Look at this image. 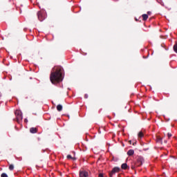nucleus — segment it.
<instances>
[{
  "label": "nucleus",
  "mask_w": 177,
  "mask_h": 177,
  "mask_svg": "<svg viewBox=\"0 0 177 177\" xmlns=\"http://www.w3.org/2000/svg\"><path fill=\"white\" fill-rule=\"evenodd\" d=\"M50 75V81L52 84H59L63 81V68L62 66H55Z\"/></svg>",
  "instance_id": "f257e3e1"
},
{
  "label": "nucleus",
  "mask_w": 177,
  "mask_h": 177,
  "mask_svg": "<svg viewBox=\"0 0 177 177\" xmlns=\"http://www.w3.org/2000/svg\"><path fill=\"white\" fill-rule=\"evenodd\" d=\"M37 17L39 21H44L46 19V11L41 10L37 12Z\"/></svg>",
  "instance_id": "f03ea898"
},
{
  "label": "nucleus",
  "mask_w": 177,
  "mask_h": 177,
  "mask_svg": "<svg viewBox=\"0 0 177 177\" xmlns=\"http://www.w3.org/2000/svg\"><path fill=\"white\" fill-rule=\"evenodd\" d=\"M15 115L17 118V121L19 122V121H21L23 120V113H21V111L17 110L15 111Z\"/></svg>",
  "instance_id": "7ed1b4c3"
},
{
  "label": "nucleus",
  "mask_w": 177,
  "mask_h": 177,
  "mask_svg": "<svg viewBox=\"0 0 177 177\" xmlns=\"http://www.w3.org/2000/svg\"><path fill=\"white\" fill-rule=\"evenodd\" d=\"M117 172H120V167H114L111 172L109 174V176L110 177H113V175H114V174H116Z\"/></svg>",
  "instance_id": "20e7f679"
},
{
  "label": "nucleus",
  "mask_w": 177,
  "mask_h": 177,
  "mask_svg": "<svg viewBox=\"0 0 177 177\" xmlns=\"http://www.w3.org/2000/svg\"><path fill=\"white\" fill-rule=\"evenodd\" d=\"M80 177H88L89 176V173L85 170L84 171H80Z\"/></svg>",
  "instance_id": "39448f33"
},
{
  "label": "nucleus",
  "mask_w": 177,
  "mask_h": 177,
  "mask_svg": "<svg viewBox=\"0 0 177 177\" xmlns=\"http://www.w3.org/2000/svg\"><path fill=\"white\" fill-rule=\"evenodd\" d=\"M30 133H37L38 132V129L36 127H31L30 129Z\"/></svg>",
  "instance_id": "423d86ee"
},
{
  "label": "nucleus",
  "mask_w": 177,
  "mask_h": 177,
  "mask_svg": "<svg viewBox=\"0 0 177 177\" xmlns=\"http://www.w3.org/2000/svg\"><path fill=\"white\" fill-rule=\"evenodd\" d=\"M143 161H145V160L143 159V158L139 157V158H138V165H142V164H143Z\"/></svg>",
  "instance_id": "0eeeda50"
},
{
  "label": "nucleus",
  "mask_w": 177,
  "mask_h": 177,
  "mask_svg": "<svg viewBox=\"0 0 177 177\" xmlns=\"http://www.w3.org/2000/svg\"><path fill=\"white\" fill-rule=\"evenodd\" d=\"M133 154H135V151H133V149H129L127 151V156H133Z\"/></svg>",
  "instance_id": "6e6552de"
},
{
  "label": "nucleus",
  "mask_w": 177,
  "mask_h": 177,
  "mask_svg": "<svg viewBox=\"0 0 177 177\" xmlns=\"http://www.w3.org/2000/svg\"><path fill=\"white\" fill-rule=\"evenodd\" d=\"M57 111H62V110H63V106H62V104H58L57 106Z\"/></svg>",
  "instance_id": "1a4fd4ad"
},
{
  "label": "nucleus",
  "mask_w": 177,
  "mask_h": 177,
  "mask_svg": "<svg viewBox=\"0 0 177 177\" xmlns=\"http://www.w3.org/2000/svg\"><path fill=\"white\" fill-rule=\"evenodd\" d=\"M142 19H143L144 21H146V20H147V19H149V15H147V14H143Z\"/></svg>",
  "instance_id": "9d476101"
},
{
  "label": "nucleus",
  "mask_w": 177,
  "mask_h": 177,
  "mask_svg": "<svg viewBox=\"0 0 177 177\" xmlns=\"http://www.w3.org/2000/svg\"><path fill=\"white\" fill-rule=\"evenodd\" d=\"M122 169H127L128 168V165L127 163H123L121 166Z\"/></svg>",
  "instance_id": "9b49d317"
},
{
  "label": "nucleus",
  "mask_w": 177,
  "mask_h": 177,
  "mask_svg": "<svg viewBox=\"0 0 177 177\" xmlns=\"http://www.w3.org/2000/svg\"><path fill=\"white\" fill-rule=\"evenodd\" d=\"M9 169L10 171H13V169H15V166L13 165H10Z\"/></svg>",
  "instance_id": "f8f14e48"
},
{
  "label": "nucleus",
  "mask_w": 177,
  "mask_h": 177,
  "mask_svg": "<svg viewBox=\"0 0 177 177\" xmlns=\"http://www.w3.org/2000/svg\"><path fill=\"white\" fill-rule=\"evenodd\" d=\"M174 50L176 53H177V43L174 46Z\"/></svg>",
  "instance_id": "ddd939ff"
},
{
  "label": "nucleus",
  "mask_w": 177,
  "mask_h": 177,
  "mask_svg": "<svg viewBox=\"0 0 177 177\" xmlns=\"http://www.w3.org/2000/svg\"><path fill=\"white\" fill-rule=\"evenodd\" d=\"M138 138H143V133L142 131L138 133Z\"/></svg>",
  "instance_id": "4468645a"
},
{
  "label": "nucleus",
  "mask_w": 177,
  "mask_h": 177,
  "mask_svg": "<svg viewBox=\"0 0 177 177\" xmlns=\"http://www.w3.org/2000/svg\"><path fill=\"white\" fill-rule=\"evenodd\" d=\"M1 177H8V174H6V173H3L1 175Z\"/></svg>",
  "instance_id": "2eb2a0df"
},
{
  "label": "nucleus",
  "mask_w": 177,
  "mask_h": 177,
  "mask_svg": "<svg viewBox=\"0 0 177 177\" xmlns=\"http://www.w3.org/2000/svg\"><path fill=\"white\" fill-rule=\"evenodd\" d=\"M167 136H168V138L169 139V138H172V134L171 133H168Z\"/></svg>",
  "instance_id": "dca6fc26"
},
{
  "label": "nucleus",
  "mask_w": 177,
  "mask_h": 177,
  "mask_svg": "<svg viewBox=\"0 0 177 177\" xmlns=\"http://www.w3.org/2000/svg\"><path fill=\"white\" fill-rule=\"evenodd\" d=\"M66 158H68V160L73 159V157L71 156V155H68Z\"/></svg>",
  "instance_id": "f3484780"
},
{
  "label": "nucleus",
  "mask_w": 177,
  "mask_h": 177,
  "mask_svg": "<svg viewBox=\"0 0 177 177\" xmlns=\"http://www.w3.org/2000/svg\"><path fill=\"white\" fill-rule=\"evenodd\" d=\"M99 177H104L103 176V174L100 173L99 175H98Z\"/></svg>",
  "instance_id": "a211bd4d"
},
{
  "label": "nucleus",
  "mask_w": 177,
  "mask_h": 177,
  "mask_svg": "<svg viewBox=\"0 0 177 177\" xmlns=\"http://www.w3.org/2000/svg\"><path fill=\"white\" fill-rule=\"evenodd\" d=\"M84 97L85 99H88V94H85Z\"/></svg>",
  "instance_id": "6ab92c4d"
},
{
  "label": "nucleus",
  "mask_w": 177,
  "mask_h": 177,
  "mask_svg": "<svg viewBox=\"0 0 177 177\" xmlns=\"http://www.w3.org/2000/svg\"><path fill=\"white\" fill-rule=\"evenodd\" d=\"M158 142H160V143H162V139H161V138H159Z\"/></svg>",
  "instance_id": "aec40b11"
},
{
  "label": "nucleus",
  "mask_w": 177,
  "mask_h": 177,
  "mask_svg": "<svg viewBox=\"0 0 177 177\" xmlns=\"http://www.w3.org/2000/svg\"><path fill=\"white\" fill-rule=\"evenodd\" d=\"M148 15H151V12L149 11L148 12Z\"/></svg>",
  "instance_id": "412c9836"
},
{
  "label": "nucleus",
  "mask_w": 177,
  "mask_h": 177,
  "mask_svg": "<svg viewBox=\"0 0 177 177\" xmlns=\"http://www.w3.org/2000/svg\"><path fill=\"white\" fill-rule=\"evenodd\" d=\"M25 122H28V120L27 119H25Z\"/></svg>",
  "instance_id": "4be33fe9"
}]
</instances>
